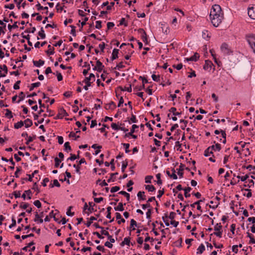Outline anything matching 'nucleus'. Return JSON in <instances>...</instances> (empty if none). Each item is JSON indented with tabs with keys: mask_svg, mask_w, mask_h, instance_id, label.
Wrapping results in <instances>:
<instances>
[{
	"mask_svg": "<svg viewBox=\"0 0 255 255\" xmlns=\"http://www.w3.org/2000/svg\"><path fill=\"white\" fill-rule=\"evenodd\" d=\"M95 81V77L94 74L91 73L89 77H86L83 82L92 83Z\"/></svg>",
	"mask_w": 255,
	"mask_h": 255,
	"instance_id": "obj_8",
	"label": "nucleus"
},
{
	"mask_svg": "<svg viewBox=\"0 0 255 255\" xmlns=\"http://www.w3.org/2000/svg\"><path fill=\"white\" fill-rule=\"evenodd\" d=\"M144 191H139L137 194V196L138 197V200H144L146 199L145 196L144 195Z\"/></svg>",
	"mask_w": 255,
	"mask_h": 255,
	"instance_id": "obj_13",
	"label": "nucleus"
},
{
	"mask_svg": "<svg viewBox=\"0 0 255 255\" xmlns=\"http://www.w3.org/2000/svg\"><path fill=\"white\" fill-rule=\"evenodd\" d=\"M184 168H185V165L182 164V163H180V165L179 166V168L178 169V171L177 172L178 175L180 177H183V173L182 171L184 170Z\"/></svg>",
	"mask_w": 255,
	"mask_h": 255,
	"instance_id": "obj_12",
	"label": "nucleus"
},
{
	"mask_svg": "<svg viewBox=\"0 0 255 255\" xmlns=\"http://www.w3.org/2000/svg\"><path fill=\"white\" fill-rule=\"evenodd\" d=\"M210 19L212 24L215 27H218L222 22L223 19V14H220L216 15V16H211Z\"/></svg>",
	"mask_w": 255,
	"mask_h": 255,
	"instance_id": "obj_1",
	"label": "nucleus"
},
{
	"mask_svg": "<svg viewBox=\"0 0 255 255\" xmlns=\"http://www.w3.org/2000/svg\"><path fill=\"white\" fill-rule=\"evenodd\" d=\"M38 35L39 36H40V37L42 39H44V38H45L46 35H45V34L44 33V30L43 27H41V29H40V30L39 31Z\"/></svg>",
	"mask_w": 255,
	"mask_h": 255,
	"instance_id": "obj_33",
	"label": "nucleus"
},
{
	"mask_svg": "<svg viewBox=\"0 0 255 255\" xmlns=\"http://www.w3.org/2000/svg\"><path fill=\"white\" fill-rule=\"evenodd\" d=\"M20 83V81H17L13 86V89L15 90H17L19 89V84Z\"/></svg>",
	"mask_w": 255,
	"mask_h": 255,
	"instance_id": "obj_61",
	"label": "nucleus"
},
{
	"mask_svg": "<svg viewBox=\"0 0 255 255\" xmlns=\"http://www.w3.org/2000/svg\"><path fill=\"white\" fill-rule=\"evenodd\" d=\"M152 79L153 81L155 82H159L160 81V76L159 75H156L155 74H152L151 76Z\"/></svg>",
	"mask_w": 255,
	"mask_h": 255,
	"instance_id": "obj_39",
	"label": "nucleus"
},
{
	"mask_svg": "<svg viewBox=\"0 0 255 255\" xmlns=\"http://www.w3.org/2000/svg\"><path fill=\"white\" fill-rule=\"evenodd\" d=\"M107 209V215L106 216V217L108 219H111V210H112V207L110 206L108 207Z\"/></svg>",
	"mask_w": 255,
	"mask_h": 255,
	"instance_id": "obj_42",
	"label": "nucleus"
},
{
	"mask_svg": "<svg viewBox=\"0 0 255 255\" xmlns=\"http://www.w3.org/2000/svg\"><path fill=\"white\" fill-rule=\"evenodd\" d=\"M172 175H170V173L169 171H168V170L166 171V174L170 178H172L174 179H177V176L175 174L176 171H175V170L174 169V168L172 169Z\"/></svg>",
	"mask_w": 255,
	"mask_h": 255,
	"instance_id": "obj_16",
	"label": "nucleus"
},
{
	"mask_svg": "<svg viewBox=\"0 0 255 255\" xmlns=\"http://www.w3.org/2000/svg\"><path fill=\"white\" fill-rule=\"evenodd\" d=\"M119 194H121V195H123L124 196V197H126V198H127V201H129V198H130V195L129 193L126 192V191H120Z\"/></svg>",
	"mask_w": 255,
	"mask_h": 255,
	"instance_id": "obj_28",
	"label": "nucleus"
},
{
	"mask_svg": "<svg viewBox=\"0 0 255 255\" xmlns=\"http://www.w3.org/2000/svg\"><path fill=\"white\" fill-rule=\"evenodd\" d=\"M246 39L251 48L255 54V34H251L246 36Z\"/></svg>",
	"mask_w": 255,
	"mask_h": 255,
	"instance_id": "obj_2",
	"label": "nucleus"
},
{
	"mask_svg": "<svg viewBox=\"0 0 255 255\" xmlns=\"http://www.w3.org/2000/svg\"><path fill=\"white\" fill-rule=\"evenodd\" d=\"M96 66L97 67V71L99 72H101L104 67V66L103 65L102 63L99 60L97 61Z\"/></svg>",
	"mask_w": 255,
	"mask_h": 255,
	"instance_id": "obj_17",
	"label": "nucleus"
},
{
	"mask_svg": "<svg viewBox=\"0 0 255 255\" xmlns=\"http://www.w3.org/2000/svg\"><path fill=\"white\" fill-rule=\"evenodd\" d=\"M50 186L51 187H53L54 186L59 187L60 186V184H59V183L58 182V181L57 179H54L53 180V184H51L50 185Z\"/></svg>",
	"mask_w": 255,
	"mask_h": 255,
	"instance_id": "obj_40",
	"label": "nucleus"
},
{
	"mask_svg": "<svg viewBox=\"0 0 255 255\" xmlns=\"http://www.w3.org/2000/svg\"><path fill=\"white\" fill-rule=\"evenodd\" d=\"M248 15L251 18L255 19V6L248 8Z\"/></svg>",
	"mask_w": 255,
	"mask_h": 255,
	"instance_id": "obj_9",
	"label": "nucleus"
},
{
	"mask_svg": "<svg viewBox=\"0 0 255 255\" xmlns=\"http://www.w3.org/2000/svg\"><path fill=\"white\" fill-rule=\"evenodd\" d=\"M205 250V247L204 245L202 244L197 249V254H201Z\"/></svg>",
	"mask_w": 255,
	"mask_h": 255,
	"instance_id": "obj_21",
	"label": "nucleus"
},
{
	"mask_svg": "<svg viewBox=\"0 0 255 255\" xmlns=\"http://www.w3.org/2000/svg\"><path fill=\"white\" fill-rule=\"evenodd\" d=\"M89 204L90 205V207L88 208V210L89 212L86 213L88 214V215H89L90 213H91L93 211H94V209L93 206L95 205V204L93 203V202H89Z\"/></svg>",
	"mask_w": 255,
	"mask_h": 255,
	"instance_id": "obj_29",
	"label": "nucleus"
},
{
	"mask_svg": "<svg viewBox=\"0 0 255 255\" xmlns=\"http://www.w3.org/2000/svg\"><path fill=\"white\" fill-rule=\"evenodd\" d=\"M125 67V66L123 65V62H120L118 64H117V65L116 66V67L114 68L115 69H118V70H120L121 69H122L123 68Z\"/></svg>",
	"mask_w": 255,
	"mask_h": 255,
	"instance_id": "obj_49",
	"label": "nucleus"
},
{
	"mask_svg": "<svg viewBox=\"0 0 255 255\" xmlns=\"http://www.w3.org/2000/svg\"><path fill=\"white\" fill-rule=\"evenodd\" d=\"M126 205L125 203L124 204H123L121 202L119 203L118 204V206L117 207H115L114 208V209L116 211H123L124 210V205Z\"/></svg>",
	"mask_w": 255,
	"mask_h": 255,
	"instance_id": "obj_20",
	"label": "nucleus"
},
{
	"mask_svg": "<svg viewBox=\"0 0 255 255\" xmlns=\"http://www.w3.org/2000/svg\"><path fill=\"white\" fill-rule=\"evenodd\" d=\"M34 205L36 206L38 208L41 207V204L39 200H36L33 203Z\"/></svg>",
	"mask_w": 255,
	"mask_h": 255,
	"instance_id": "obj_59",
	"label": "nucleus"
},
{
	"mask_svg": "<svg viewBox=\"0 0 255 255\" xmlns=\"http://www.w3.org/2000/svg\"><path fill=\"white\" fill-rule=\"evenodd\" d=\"M237 178L241 179V181H245L249 178V176L248 175H246L245 176L241 177L240 176L238 175L237 176Z\"/></svg>",
	"mask_w": 255,
	"mask_h": 255,
	"instance_id": "obj_54",
	"label": "nucleus"
},
{
	"mask_svg": "<svg viewBox=\"0 0 255 255\" xmlns=\"http://www.w3.org/2000/svg\"><path fill=\"white\" fill-rule=\"evenodd\" d=\"M202 36L206 40H208L210 37L209 35L208 31L206 30H204L202 31Z\"/></svg>",
	"mask_w": 255,
	"mask_h": 255,
	"instance_id": "obj_32",
	"label": "nucleus"
},
{
	"mask_svg": "<svg viewBox=\"0 0 255 255\" xmlns=\"http://www.w3.org/2000/svg\"><path fill=\"white\" fill-rule=\"evenodd\" d=\"M11 221H12V223L10 225H9V228H12V227H15L16 224V220H15V219L13 217L12 218Z\"/></svg>",
	"mask_w": 255,
	"mask_h": 255,
	"instance_id": "obj_58",
	"label": "nucleus"
},
{
	"mask_svg": "<svg viewBox=\"0 0 255 255\" xmlns=\"http://www.w3.org/2000/svg\"><path fill=\"white\" fill-rule=\"evenodd\" d=\"M199 58V55L197 53H195L194 55L192 56L189 58H187V61H196Z\"/></svg>",
	"mask_w": 255,
	"mask_h": 255,
	"instance_id": "obj_14",
	"label": "nucleus"
},
{
	"mask_svg": "<svg viewBox=\"0 0 255 255\" xmlns=\"http://www.w3.org/2000/svg\"><path fill=\"white\" fill-rule=\"evenodd\" d=\"M222 228V226L221 225V224L217 223L214 227V230L216 231H221Z\"/></svg>",
	"mask_w": 255,
	"mask_h": 255,
	"instance_id": "obj_48",
	"label": "nucleus"
},
{
	"mask_svg": "<svg viewBox=\"0 0 255 255\" xmlns=\"http://www.w3.org/2000/svg\"><path fill=\"white\" fill-rule=\"evenodd\" d=\"M145 188L149 192H153L155 190V187L152 185H145Z\"/></svg>",
	"mask_w": 255,
	"mask_h": 255,
	"instance_id": "obj_31",
	"label": "nucleus"
},
{
	"mask_svg": "<svg viewBox=\"0 0 255 255\" xmlns=\"http://www.w3.org/2000/svg\"><path fill=\"white\" fill-rule=\"evenodd\" d=\"M120 88L122 91H127L128 92H131L132 91L131 85H130L128 87H125L124 89H123L122 87H120Z\"/></svg>",
	"mask_w": 255,
	"mask_h": 255,
	"instance_id": "obj_47",
	"label": "nucleus"
},
{
	"mask_svg": "<svg viewBox=\"0 0 255 255\" xmlns=\"http://www.w3.org/2000/svg\"><path fill=\"white\" fill-rule=\"evenodd\" d=\"M180 123H183L184 124V126H182L181 127V128L182 129H184L185 127H186L187 126V124L188 123V122L187 121H185V120H180Z\"/></svg>",
	"mask_w": 255,
	"mask_h": 255,
	"instance_id": "obj_55",
	"label": "nucleus"
},
{
	"mask_svg": "<svg viewBox=\"0 0 255 255\" xmlns=\"http://www.w3.org/2000/svg\"><path fill=\"white\" fill-rule=\"evenodd\" d=\"M119 50L117 49H114L112 52V60H114L118 57Z\"/></svg>",
	"mask_w": 255,
	"mask_h": 255,
	"instance_id": "obj_18",
	"label": "nucleus"
},
{
	"mask_svg": "<svg viewBox=\"0 0 255 255\" xmlns=\"http://www.w3.org/2000/svg\"><path fill=\"white\" fill-rule=\"evenodd\" d=\"M184 191V195L186 198H188L190 197V194L189 192L191 190V188L190 187H188L183 189Z\"/></svg>",
	"mask_w": 255,
	"mask_h": 255,
	"instance_id": "obj_23",
	"label": "nucleus"
},
{
	"mask_svg": "<svg viewBox=\"0 0 255 255\" xmlns=\"http://www.w3.org/2000/svg\"><path fill=\"white\" fill-rule=\"evenodd\" d=\"M64 147H65V150L67 151V150H71V146H70V143L69 142H66L65 143H64Z\"/></svg>",
	"mask_w": 255,
	"mask_h": 255,
	"instance_id": "obj_46",
	"label": "nucleus"
},
{
	"mask_svg": "<svg viewBox=\"0 0 255 255\" xmlns=\"http://www.w3.org/2000/svg\"><path fill=\"white\" fill-rule=\"evenodd\" d=\"M44 62H45L44 61L42 60H39L38 61H34V60L33 61V63L34 65L37 67H40L42 66V65H43L44 64Z\"/></svg>",
	"mask_w": 255,
	"mask_h": 255,
	"instance_id": "obj_15",
	"label": "nucleus"
},
{
	"mask_svg": "<svg viewBox=\"0 0 255 255\" xmlns=\"http://www.w3.org/2000/svg\"><path fill=\"white\" fill-rule=\"evenodd\" d=\"M48 49L46 51L48 55H53L54 53V48L52 47L50 45L48 46Z\"/></svg>",
	"mask_w": 255,
	"mask_h": 255,
	"instance_id": "obj_24",
	"label": "nucleus"
},
{
	"mask_svg": "<svg viewBox=\"0 0 255 255\" xmlns=\"http://www.w3.org/2000/svg\"><path fill=\"white\" fill-rule=\"evenodd\" d=\"M122 145L124 146V147L125 148V152L126 153H128L129 152L130 150L128 149L129 147V143H122Z\"/></svg>",
	"mask_w": 255,
	"mask_h": 255,
	"instance_id": "obj_44",
	"label": "nucleus"
},
{
	"mask_svg": "<svg viewBox=\"0 0 255 255\" xmlns=\"http://www.w3.org/2000/svg\"><path fill=\"white\" fill-rule=\"evenodd\" d=\"M169 111L170 112L173 113V115L175 116H179L181 114V113L177 112L176 109L174 107H172V108H170Z\"/></svg>",
	"mask_w": 255,
	"mask_h": 255,
	"instance_id": "obj_27",
	"label": "nucleus"
},
{
	"mask_svg": "<svg viewBox=\"0 0 255 255\" xmlns=\"http://www.w3.org/2000/svg\"><path fill=\"white\" fill-rule=\"evenodd\" d=\"M130 121L131 123H135L137 122V120L136 119V117L134 115L132 114L131 117L130 119Z\"/></svg>",
	"mask_w": 255,
	"mask_h": 255,
	"instance_id": "obj_64",
	"label": "nucleus"
},
{
	"mask_svg": "<svg viewBox=\"0 0 255 255\" xmlns=\"http://www.w3.org/2000/svg\"><path fill=\"white\" fill-rule=\"evenodd\" d=\"M7 27H8V30L9 31H11L12 28H17L18 27L17 22V21L15 22L12 25H11L10 24H8Z\"/></svg>",
	"mask_w": 255,
	"mask_h": 255,
	"instance_id": "obj_37",
	"label": "nucleus"
},
{
	"mask_svg": "<svg viewBox=\"0 0 255 255\" xmlns=\"http://www.w3.org/2000/svg\"><path fill=\"white\" fill-rule=\"evenodd\" d=\"M128 166V162H123L122 166V171L124 172Z\"/></svg>",
	"mask_w": 255,
	"mask_h": 255,
	"instance_id": "obj_57",
	"label": "nucleus"
},
{
	"mask_svg": "<svg viewBox=\"0 0 255 255\" xmlns=\"http://www.w3.org/2000/svg\"><path fill=\"white\" fill-rule=\"evenodd\" d=\"M175 215L176 214L174 212H171L170 213L169 215V216H168V217L171 220H173L174 219Z\"/></svg>",
	"mask_w": 255,
	"mask_h": 255,
	"instance_id": "obj_60",
	"label": "nucleus"
},
{
	"mask_svg": "<svg viewBox=\"0 0 255 255\" xmlns=\"http://www.w3.org/2000/svg\"><path fill=\"white\" fill-rule=\"evenodd\" d=\"M120 190V187L119 186H114L112 187L111 189V193H114Z\"/></svg>",
	"mask_w": 255,
	"mask_h": 255,
	"instance_id": "obj_53",
	"label": "nucleus"
},
{
	"mask_svg": "<svg viewBox=\"0 0 255 255\" xmlns=\"http://www.w3.org/2000/svg\"><path fill=\"white\" fill-rule=\"evenodd\" d=\"M96 28L97 29H100L102 27V22L101 21L98 20L96 22Z\"/></svg>",
	"mask_w": 255,
	"mask_h": 255,
	"instance_id": "obj_52",
	"label": "nucleus"
},
{
	"mask_svg": "<svg viewBox=\"0 0 255 255\" xmlns=\"http://www.w3.org/2000/svg\"><path fill=\"white\" fill-rule=\"evenodd\" d=\"M29 206V204L28 203H21L20 207L21 208L23 209H26Z\"/></svg>",
	"mask_w": 255,
	"mask_h": 255,
	"instance_id": "obj_63",
	"label": "nucleus"
},
{
	"mask_svg": "<svg viewBox=\"0 0 255 255\" xmlns=\"http://www.w3.org/2000/svg\"><path fill=\"white\" fill-rule=\"evenodd\" d=\"M214 145V148H211L212 151L213 150H214V151H216V150L220 151L221 150V147L220 144L217 143L215 145Z\"/></svg>",
	"mask_w": 255,
	"mask_h": 255,
	"instance_id": "obj_36",
	"label": "nucleus"
},
{
	"mask_svg": "<svg viewBox=\"0 0 255 255\" xmlns=\"http://www.w3.org/2000/svg\"><path fill=\"white\" fill-rule=\"evenodd\" d=\"M18 97H19V100L17 101V103H19L20 101H21L24 100V97H25V95H24V93L23 92H21L19 94Z\"/></svg>",
	"mask_w": 255,
	"mask_h": 255,
	"instance_id": "obj_38",
	"label": "nucleus"
},
{
	"mask_svg": "<svg viewBox=\"0 0 255 255\" xmlns=\"http://www.w3.org/2000/svg\"><path fill=\"white\" fill-rule=\"evenodd\" d=\"M79 153H80V151H78V155H75L74 154L71 153L70 157L68 158V160H70L71 161H73V160L76 159L77 158H79Z\"/></svg>",
	"mask_w": 255,
	"mask_h": 255,
	"instance_id": "obj_25",
	"label": "nucleus"
},
{
	"mask_svg": "<svg viewBox=\"0 0 255 255\" xmlns=\"http://www.w3.org/2000/svg\"><path fill=\"white\" fill-rule=\"evenodd\" d=\"M152 178V176H147L145 178V182L147 183H151V180Z\"/></svg>",
	"mask_w": 255,
	"mask_h": 255,
	"instance_id": "obj_56",
	"label": "nucleus"
},
{
	"mask_svg": "<svg viewBox=\"0 0 255 255\" xmlns=\"http://www.w3.org/2000/svg\"><path fill=\"white\" fill-rule=\"evenodd\" d=\"M112 128L115 130H119L120 129V126H118L116 123H112L111 124Z\"/></svg>",
	"mask_w": 255,
	"mask_h": 255,
	"instance_id": "obj_45",
	"label": "nucleus"
},
{
	"mask_svg": "<svg viewBox=\"0 0 255 255\" xmlns=\"http://www.w3.org/2000/svg\"><path fill=\"white\" fill-rule=\"evenodd\" d=\"M138 128V126H137L136 125H133L132 126L131 129H130V132L126 133V134L125 135V137H128V136H129V135H132V134H133L134 132L135 129L136 128Z\"/></svg>",
	"mask_w": 255,
	"mask_h": 255,
	"instance_id": "obj_10",
	"label": "nucleus"
},
{
	"mask_svg": "<svg viewBox=\"0 0 255 255\" xmlns=\"http://www.w3.org/2000/svg\"><path fill=\"white\" fill-rule=\"evenodd\" d=\"M6 113L5 114V116L7 117L9 119H11L13 117L11 111H10L9 109H6L5 110Z\"/></svg>",
	"mask_w": 255,
	"mask_h": 255,
	"instance_id": "obj_35",
	"label": "nucleus"
},
{
	"mask_svg": "<svg viewBox=\"0 0 255 255\" xmlns=\"http://www.w3.org/2000/svg\"><path fill=\"white\" fill-rule=\"evenodd\" d=\"M211 148H214V145H212L208 147L204 151V155L205 156H209L211 154H213V151Z\"/></svg>",
	"mask_w": 255,
	"mask_h": 255,
	"instance_id": "obj_11",
	"label": "nucleus"
},
{
	"mask_svg": "<svg viewBox=\"0 0 255 255\" xmlns=\"http://www.w3.org/2000/svg\"><path fill=\"white\" fill-rule=\"evenodd\" d=\"M138 32L139 33H141V37L142 41L144 42L147 43V35H146L145 31L142 28H139L138 30Z\"/></svg>",
	"mask_w": 255,
	"mask_h": 255,
	"instance_id": "obj_6",
	"label": "nucleus"
},
{
	"mask_svg": "<svg viewBox=\"0 0 255 255\" xmlns=\"http://www.w3.org/2000/svg\"><path fill=\"white\" fill-rule=\"evenodd\" d=\"M41 85V83L39 82L34 83L31 84V86L29 88V90L32 91L34 88L38 87Z\"/></svg>",
	"mask_w": 255,
	"mask_h": 255,
	"instance_id": "obj_30",
	"label": "nucleus"
},
{
	"mask_svg": "<svg viewBox=\"0 0 255 255\" xmlns=\"http://www.w3.org/2000/svg\"><path fill=\"white\" fill-rule=\"evenodd\" d=\"M130 244V239L129 238H125L123 242L121 243V246H123L125 245L129 246Z\"/></svg>",
	"mask_w": 255,
	"mask_h": 255,
	"instance_id": "obj_34",
	"label": "nucleus"
},
{
	"mask_svg": "<svg viewBox=\"0 0 255 255\" xmlns=\"http://www.w3.org/2000/svg\"><path fill=\"white\" fill-rule=\"evenodd\" d=\"M70 27L72 28V29L71 30V34L73 36H76V33L75 26H74L73 25H70Z\"/></svg>",
	"mask_w": 255,
	"mask_h": 255,
	"instance_id": "obj_50",
	"label": "nucleus"
},
{
	"mask_svg": "<svg viewBox=\"0 0 255 255\" xmlns=\"http://www.w3.org/2000/svg\"><path fill=\"white\" fill-rule=\"evenodd\" d=\"M72 208V206H70L68 207V209L66 212V215L68 216H73L74 215V212H71V210Z\"/></svg>",
	"mask_w": 255,
	"mask_h": 255,
	"instance_id": "obj_41",
	"label": "nucleus"
},
{
	"mask_svg": "<svg viewBox=\"0 0 255 255\" xmlns=\"http://www.w3.org/2000/svg\"><path fill=\"white\" fill-rule=\"evenodd\" d=\"M24 125V122L22 121L18 122L14 125V128L15 129H18L21 128Z\"/></svg>",
	"mask_w": 255,
	"mask_h": 255,
	"instance_id": "obj_26",
	"label": "nucleus"
},
{
	"mask_svg": "<svg viewBox=\"0 0 255 255\" xmlns=\"http://www.w3.org/2000/svg\"><path fill=\"white\" fill-rule=\"evenodd\" d=\"M101 233L102 235H104L108 237V240H109L111 243H115V240L113 237L109 234V232L104 230H101Z\"/></svg>",
	"mask_w": 255,
	"mask_h": 255,
	"instance_id": "obj_5",
	"label": "nucleus"
},
{
	"mask_svg": "<svg viewBox=\"0 0 255 255\" xmlns=\"http://www.w3.org/2000/svg\"><path fill=\"white\" fill-rule=\"evenodd\" d=\"M220 14H223L222 11L221 6L218 4H214L213 5L211 9L210 16L214 15L216 16V15Z\"/></svg>",
	"mask_w": 255,
	"mask_h": 255,
	"instance_id": "obj_3",
	"label": "nucleus"
},
{
	"mask_svg": "<svg viewBox=\"0 0 255 255\" xmlns=\"http://www.w3.org/2000/svg\"><path fill=\"white\" fill-rule=\"evenodd\" d=\"M116 106L114 102H111L109 104H107L105 107L106 110L114 109L116 108Z\"/></svg>",
	"mask_w": 255,
	"mask_h": 255,
	"instance_id": "obj_19",
	"label": "nucleus"
},
{
	"mask_svg": "<svg viewBox=\"0 0 255 255\" xmlns=\"http://www.w3.org/2000/svg\"><path fill=\"white\" fill-rule=\"evenodd\" d=\"M13 194L15 198H19L20 197V192L19 191H14Z\"/></svg>",
	"mask_w": 255,
	"mask_h": 255,
	"instance_id": "obj_62",
	"label": "nucleus"
},
{
	"mask_svg": "<svg viewBox=\"0 0 255 255\" xmlns=\"http://www.w3.org/2000/svg\"><path fill=\"white\" fill-rule=\"evenodd\" d=\"M25 128H27L30 127L32 125V122L31 120L27 119L24 122Z\"/></svg>",
	"mask_w": 255,
	"mask_h": 255,
	"instance_id": "obj_22",
	"label": "nucleus"
},
{
	"mask_svg": "<svg viewBox=\"0 0 255 255\" xmlns=\"http://www.w3.org/2000/svg\"><path fill=\"white\" fill-rule=\"evenodd\" d=\"M0 70H2L5 74L7 73V68L5 65H0Z\"/></svg>",
	"mask_w": 255,
	"mask_h": 255,
	"instance_id": "obj_51",
	"label": "nucleus"
},
{
	"mask_svg": "<svg viewBox=\"0 0 255 255\" xmlns=\"http://www.w3.org/2000/svg\"><path fill=\"white\" fill-rule=\"evenodd\" d=\"M221 50L224 54L229 55L232 52L231 50L229 48L228 45L225 43L222 44Z\"/></svg>",
	"mask_w": 255,
	"mask_h": 255,
	"instance_id": "obj_4",
	"label": "nucleus"
},
{
	"mask_svg": "<svg viewBox=\"0 0 255 255\" xmlns=\"http://www.w3.org/2000/svg\"><path fill=\"white\" fill-rule=\"evenodd\" d=\"M54 160H55V167L56 168H57L59 167V164H60V163L61 162V160L59 159L58 157H55L54 158Z\"/></svg>",
	"mask_w": 255,
	"mask_h": 255,
	"instance_id": "obj_43",
	"label": "nucleus"
},
{
	"mask_svg": "<svg viewBox=\"0 0 255 255\" xmlns=\"http://www.w3.org/2000/svg\"><path fill=\"white\" fill-rule=\"evenodd\" d=\"M68 114L63 108H60L58 111V118L62 119L65 116H68Z\"/></svg>",
	"mask_w": 255,
	"mask_h": 255,
	"instance_id": "obj_7",
	"label": "nucleus"
}]
</instances>
